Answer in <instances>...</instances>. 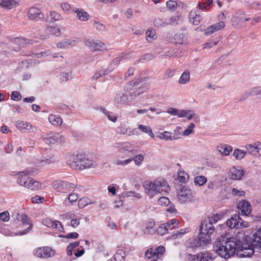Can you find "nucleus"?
Returning <instances> with one entry per match:
<instances>
[{
  "label": "nucleus",
  "instance_id": "7",
  "mask_svg": "<svg viewBox=\"0 0 261 261\" xmlns=\"http://www.w3.org/2000/svg\"><path fill=\"white\" fill-rule=\"evenodd\" d=\"M148 88L147 85H143L140 87L135 86L132 84H128L125 87V89L129 92V100L135 98L137 96H139L141 94L146 92Z\"/></svg>",
  "mask_w": 261,
  "mask_h": 261
},
{
  "label": "nucleus",
  "instance_id": "25",
  "mask_svg": "<svg viewBox=\"0 0 261 261\" xmlns=\"http://www.w3.org/2000/svg\"><path fill=\"white\" fill-rule=\"evenodd\" d=\"M218 152L223 156H227L232 150V147L227 144H220L217 146Z\"/></svg>",
  "mask_w": 261,
  "mask_h": 261
},
{
  "label": "nucleus",
  "instance_id": "23",
  "mask_svg": "<svg viewBox=\"0 0 261 261\" xmlns=\"http://www.w3.org/2000/svg\"><path fill=\"white\" fill-rule=\"evenodd\" d=\"M250 18L246 17L244 13L237 14L232 19V24L234 27L238 26L240 23L246 21H249Z\"/></svg>",
  "mask_w": 261,
  "mask_h": 261
},
{
  "label": "nucleus",
  "instance_id": "3",
  "mask_svg": "<svg viewBox=\"0 0 261 261\" xmlns=\"http://www.w3.org/2000/svg\"><path fill=\"white\" fill-rule=\"evenodd\" d=\"M66 162L71 168L77 171L93 168L97 166L96 161L89 159L82 153L68 155Z\"/></svg>",
  "mask_w": 261,
  "mask_h": 261
},
{
  "label": "nucleus",
  "instance_id": "1",
  "mask_svg": "<svg viewBox=\"0 0 261 261\" xmlns=\"http://www.w3.org/2000/svg\"><path fill=\"white\" fill-rule=\"evenodd\" d=\"M222 239L216 243L215 250L219 255L227 259L234 254L237 248L240 249L241 246L245 240V234L242 231H239L236 236L227 238L226 240L223 238ZM241 247L242 249L241 250L242 253L240 254V256L250 257L253 254L254 250L252 248Z\"/></svg>",
  "mask_w": 261,
  "mask_h": 261
},
{
  "label": "nucleus",
  "instance_id": "29",
  "mask_svg": "<svg viewBox=\"0 0 261 261\" xmlns=\"http://www.w3.org/2000/svg\"><path fill=\"white\" fill-rule=\"evenodd\" d=\"M48 120L52 125L55 126H60L63 122L62 118L59 115L54 114L49 116Z\"/></svg>",
  "mask_w": 261,
  "mask_h": 261
},
{
  "label": "nucleus",
  "instance_id": "39",
  "mask_svg": "<svg viewBox=\"0 0 261 261\" xmlns=\"http://www.w3.org/2000/svg\"><path fill=\"white\" fill-rule=\"evenodd\" d=\"M246 154L247 151L240 149H236L233 151V156L237 160H241L246 156Z\"/></svg>",
  "mask_w": 261,
  "mask_h": 261
},
{
  "label": "nucleus",
  "instance_id": "6",
  "mask_svg": "<svg viewBox=\"0 0 261 261\" xmlns=\"http://www.w3.org/2000/svg\"><path fill=\"white\" fill-rule=\"evenodd\" d=\"M211 235L212 234L200 230L199 236L192 240L191 247H201L210 244L211 241Z\"/></svg>",
  "mask_w": 261,
  "mask_h": 261
},
{
  "label": "nucleus",
  "instance_id": "45",
  "mask_svg": "<svg viewBox=\"0 0 261 261\" xmlns=\"http://www.w3.org/2000/svg\"><path fill=\"white\" fill-rule=\"evenodd\" d=\"M153 251L155 259H160L165 253V249L163 246H160L156 248Z\"/></svg>",
  "mask_w": 261,
  "mask_h": 261
},
{
  "label": "nucleus",
  "instance_id": "40",
  "mask_svg": "<svg viewBox=\"0 0 261 261\" xmlns=\"http://www.w3.org/2000/svg\"><path fill=\"white\" fill-rule=\"evenodd\" d=\"M45 31L47 33L52 34L56 36H59L61 34V30L58 27H47Z\"/></svg>",
  "mask_w": 261,
  "mask_h": 261
},
{
  "label": "nucleus",
  "instance_id": "16",
  "mask_svg": "<svg viewBox=\"0 0 261 261\" xmlns=\"http://www.w3.org/2000/svg\"><path fill=\"white\" fill-rule=\"evenodd\" d=\"M28 16L30 19L35 21L43 20L44 18V15L41 10L36 7H32L29 9Z\"/></svg>",
  "mask_w": 261,
  "mask_h": 261
},
{
  "label": "nucleus",
  "instance_id": "32",
  "mask_svg": "<svg viewBox=\"0 0 261 261\" xmlns=\"http://www.w3.org/2000/svg\"><path fill=\"white\" fill-rule=\"evenodd\" d=\"M75 12L76 14V17L80 21H85L89 19V14L83 9L76 10Z\"/></svg>",
  "mask_w": 261,
  "mask_h": 261
},
{
  "label": "nucleus",
  "instance_id": "46",
  "mask_svg": "<svg viewBox=\"0 0 261 261\" xmlns=\"http://www.w3.org/2000/svg\"><path fill=\"white\" fill-rule=\"evenodd\" d=\"M168 225L166 223L160 225L156 230L158 233L162 236L167 233L169 229V228L168 227Z\"/></svg>",
  "mask_w": 261,
  "mask_h": 261
},
{
  "label": "nucleus",
  "instance_id": "57",
  "mask_svg": "<svg viewBox=\"0 0 261 261\" xmlns=\"http://www.w3.org/2000/svg\"><path fill=\"white\" fill-rule=\"evenodd\" d=\"M63 181V180H58L53 181L51 184V186L54 189L60 192V188H61Z\"/></svg>",
  "mask_w": 261,
  "mask_h": 261
},
{
  "label": "nucleus",
  "instance_id": "41",
  "mask_svg": "<svg viewBox=\"0 0 261 261\" xmlns=\"http://www.w3.org/2000/svg\"><path fill=\"white\" fill-rule=\"evenodd\" d=\"M56 162L54 155H48L46 158L40 160V164L41 166H45L54 164Z\"/></svg>",
  "mask_w": 261,
  "mask_h": 261
},
{
  "label": "nucleus",
  "instance_id": "24",
  "mask_svg": "<svg viewBox=\"0 0 261 261\" xmlns=\"http://www.w3.org/2000/svg\"><path fill=\"white\" fill-rule=\"evenodd\" d=\"M43 223L48 227L56 228L59 230L62 229L61 223L58 221H53L50 219H45L43 221Z\"/></svg>",
  "mask_w": 261,
  "mask_h": 261
},
{
  "label": "nucleus",
  "instance_id": "49",
  "mask_svg": "<svg viewBox=\"0 0 261 261\" xmlns=\"http://www.w3.org/2000/svg\"><path fill=\"white\" fill-rule=\"evenodd\" d=\"M131 57V56L130 54H122L119 56L116 57L113 61V62L114 64H118L121 61L125 60V59H130Z\"/></svg>",
  "mask_w": 261,
  "mask_h": 261
},
{
  "label": "nucleus",
  "instance_id": "8",
  "mask_svg": "<svg viewBox=\"0 0 261 261\" xmlns=\"http://www.w3.org/2000/svg\"><path fill=\"white\" fill-rule=\"evenodd\" d=\"M41 138L45 143L48 144H61L65 140L64 137L61 134L54 133L43 135Z\"/></svg>",
  "mask_w": 261,
  "mask_h": 261
},
{
  "label": "nucleus",
  "instance_id": "44",
  "mask_svg": "<svg viewBox=\"0 0 261 261\" xmlns=\"http://www.w3.org/2000/svg\"><path fill=\"white\" fill-rule=\"evenodd\" d=\"M199 261H210L212 259L211 254L207 252H201L198 253Z\"/></svg>",
  "mask_w": 261,
  "mask_h": 261
},
{
  "label": "nucleus",
  "instance_id": "21",
  "mask_svg": "<svg viewBox=\"0 0 261 261\" xmlns=\"http://www.w3.org/2000/svg\"><path fill=\"white\" fill-rule=\"evenodd\" d=\"M128 95L122 92L117 93L114 97V102L118 105H126L129 102Z\"/></svg>",
  "mask_w": 261,
  "mask_h": 261
},
{
  "label": "nucleus",
  "instance_id": "15",
  "mask_svg": "<svg viewBox=\"0 0 261 261\" xmlns=\"http://www.w3.org/2000/svg\"><path fill=\"white\" fill-rule=\"evenodd\" d=\"M15 126L21 132L35 133L37 130V127L31 123L22 120L16 121Z\"/></svg>",
  "mask_w": 261,
  "mask_h": 261
},
{
  "label": "nucleus",
  "instance_id": "54",
  "mask_svg": "<svg viewBox=\"0 0 261 261\" xmlns=\"http://www.w3.org/2000/svg\"><path fill=\"white\" fill-rule=\"evenodd\" d=\"M115 258L120 261H124L125 257V253L124 250L122 249L118 250L116 253L114 254Z\"/></svg>",
  "mask_w": 261,
  "mask_h": 261
},
{
  "label": "nucleus",
  "instance_id": "18",
  "mask_svg": "<svg viewBox=\"0 0 261 261\" xmlns=\"http://www.w3.org/2000/svg\"><path fill=\"white\" fill-rule=\"evenodd\" d=\"M245 174V171L242 167H233L228 173L229 177L233 180H240Z\"/></svg>",
  "mask_w": 261,
  "mask_h": 261
},
{
  "label": "nucleus",
  "instance_id": "12",
  "mask_svg": "<svg viewBox=\"0 0 261 261\" xmlns=\"http://www.w3.org/2000/svg\"><path fill=\"white\" fill-rule=\"evenodd\" d=\"M181 127L177 126L174 129L173 134L169 132L165 131L162 133H160L156 137L161 140H164L166 141L176 140L181 138V135L179 133H176V131L181 130Z\"/></svg>",
  "mask_w": 261,
  "mask_h": 261
},
{
  "label": "nucleus",
  "instance_id": "2",
  "mask_svg": "<svg viewBox=\"0 0 261 261\" xmlns=\"http://www.w3.org/2000/svg\"><path fill=\"white\" fill-rule=\"evenodd\" d=\"M143 187L145 193L150 198L159 194L168 193L170 190L167 181L162 178H158L154 180H146L143 182Z\"/></svg>",
  "mask_w": 261,
  "mask_h": 261
},
{
  "label": "nucleus",
  "instance_id": "17",
  "mask_svg": "<svg viewBox=\"0 0 261 261\" xmlns=\"http://www.w3.org/2000/svg\"><path fill=\"white\" fill-rule=\"evenodd\" d=\"M245 148L249 154L257 158L261 156V143L259 142L248 144Z\"/></svg>",
  "mask_w": 261,
  "mask_h": 261
},
{
  "label": "nucleus",
  "instance_id": "22",
  "mask_svg": "<svg viewBox=\"0 0 261 261\" xmlns=\"http://www.w3.org/2000/svg\"><path fill=\"white\" fill-rule=\"evenodd\" d=\"M189 20L194 25H198L201 20V17L197 10H192L189 14Z\"/></svg>",
  "mask_w": 261,
  "mask_h": 261
},
{
  "label": "nucleus",
  "instance_id": "37",
  "mask_svg": "<svg viewBox=\"0 0 261 261\" xmlns=\"http://www.w3.org/2000/svg\"><path fill=\"white\" fill-rule=\"evenodd\" d=\"M138 129H140L142 132L147 134L151 138H154V135L152 132L151 128L149 126L139 124L138 125Z\"/></svg>",
  "mask_w": 261,
  "mask_h": 261
},
{
  "label": "nucleus",
  "instance_id": "42",
  "mask_svg": "<svg viewBox=\"0 0 261 261\" xmlns=\"http://www.w3.org/2000/svg\"><path fill=\"white\" fill-rule=\"evenodd\" d=\"M207 181L206 178L203 175H199L195 177L194 182L195 185L202 186Z\"/></svg>",
  "mask_w": 261,
  "mask_h": 261
},
{
  "label": "nucleus",
  "instance_id": "35",
  "mask_svg": "<svg viewBox=\"0 0 261 261\" xmlns=\"http://www.w3.org/2000/svg\"><path fill=\"white\" fill-rule=\"evenodd\" d=\"M253 242L254 245L258 246L261 248V227L253 234Z\"/></svg>",
  "mask_w": 261,
  "mask_h": 261
},
{
  "label": "nucleus",
  "instance_id": "56",
  "mask_svg": "<svg viewBox=\"0 0 261 261\" xmlns=\"http://www.w3.org/2000/svg\"><path fill=\"white\" fill-rule=\"evenodd\" d=\"M179 21H180V17L179 16H174L170 18L169 22L166 23V24L174 25L178 24Z\"/></svg>",
  "mask_w": 261,
  "mask_h": 261
},
{
  "label": "nucleus",
  "instance_id": "19",
  "mask_svg": "<svg viewBox=\"0 0 261 261\" xmlns=\"http://www.w3.org/2000/svg\"><path fill=\"white\" fill-rule=\"evenodd\" d=\"M238 208L240 211L242 215L247 216L251 212L250 203L245 200L240 201L238 204Z\"/></svg>",
  "mask_w": 261,
  "mask_h": 261
},
{
  "label": "nucleus",
  "instance_id": "33",
  "mask_svg": "<svg viewBox=\"0 0 261 261\" xmlns=\"http://www.w3.org/2000/svg\"><path fill=\"white\" fill-rule=\"evenodd\" d=\"M154 222L152 220H149L146 224L145 228L144 229V232L145 234H154L155 232V230L154 229Z\"/></svg>",
  "mask_w": 261,
  "mask_h": 261
},
{
  "label": "nucleus",
  "instance_id": "60",
  "mask_svg": "<svg viewBox=\"0 0 261 261\" xmlns=\"http://www.w3.org/2000/svg\"><path fill=\"white\" fill-rule=\"evenodd\" d=\"M165 223L169 224L168 227L170 229L172 230L175 228L176 226L178 225V221L176 219H173Z\"/></svg>",
  "mask_w": 261,
  "mask_h": 261
},
{
  "label": "nucleus",
  "instance_id": "4",
  "mask_svg": "<svg viewBox=\"0 0 261 261\" xmlns=\"http://www.w3.org/2000/svg\"><path fill=\"white\" fill-rule=\"evenodd\" d=\"M220 218V216L218 214L213 215L207 217L201 222L200 230L212 234L215 229L214 224L216 223Z\"/></svg>",
  "mask_w": 261,
  "mask_h": 261
},
{
  "label": "nucleus",
  "instance_id": "11",
  "mask_svg": "<svg viewBox=\"0 0 261 261\" xmlns=\"http://www.w3.org/2000/svg\"><path fill=\"white\" fill-rule=\"evenodd\" d=\"M178 200L181 203L191 201L193 199V194L191 190L185 186L180 187L177 193Z\"/></svg>",
  "mask_w": 261,
  "mask_h": 261
},
{
  "label": "nucleus",
  "instance_id": "48",
  "mask_svg": "<svg viewBox=\"0 0 261 261\" xmlns=\"http://www.w3.org/2000/svg\"><path fill=\"white\" fill-rule=\"evenodd\" d=\"M146 40L148 41H151L152 40L155 39L156 38L155 32L153 29H148L146 32Z\"/></svg>",
  "mask_w": 261,
  "mask_h": 261
},
{
  "label": "nucleus",
  "instance_id": "63",
  "mask_svg": "<svg viewBox=\"0 0 261 261\" xmlns=\"http://www.w3.org/2000/svg\"><path fill=\"white\" fill-rule=\"evenodd\" d=\"M110 72V71H108V70H104V71H103V70L100 71L99 72H96L94 74V75L93 76V80H97L100 77H101L103 75H105L106 74H108Z\"/></svg>",
  "mask_w": 261,
  "mask_h": 261
},
{
  "label": "nucleus",
  "instance_id": "20",
  "mask_svg": "<svg viewBox=\"0 0 261 261\" xmlns=\"http://www.w3.org/2000/svg\"><path fill=\"white\" fill-rule=\"evenodd\" d=\"M225 26V23L223 21H220L207 28L205 30L204 34L206 35H211L216 31L223 29Z\"/></svg>",
  "mask_w": 261,
  "mask_h": 261
},
{
  "label": "nucleus",
  "instance_id": "50",
  "mask_svg": "<svg viewBox=\"0 0 261 261\" xmlns=\"http://www.w3.org/2000/svg\"><path fill=\"white\" fill-rule=\"evenodd\" d=\"M73 78L72 71L63 72L60 77L62 82H67Z\"/></svg>",
  "mask_w": 261,
  "mask_h": 261
},
{
  "label": "nucleus",
  "instance_id": "9",
  "mask_svg": "<svg viewBox=\"0 0 261 261\" xmlns=\"http://www.w3.org/2000/svg\"><path fill=\"white\" fill-rule=\"evenodd\" d=\"M56 251L49 247L37 248L34 251V254L37 257L47 258L55 256Z\"/></svg>",
  "mask_w": 261,
  "mask_h": 261
},
{
  "label": "nucleus",
  "instance_id": "38",
  "mask_svg": "<svg viewBox=\"0 0 261 261\" xmlns=\"http://www.w3.org/2000/svg\"><path fill=\"white\" fill-rule=\"evenodd\" d=\"M190 73L189 71H185L181 75L178 83L179 84H186L190 81Z\"/></svg>",
  "mask_w": 261,
  "mask_h": 261
},
{
  "label": "nucleus",
  "instance_id": "27",
  "mask_svg": "<svg viewBox=\"0 0 261 261\" xmlns=\"http://www.w3.org/2000/svg\"><path fill=\"white\" fill-rule=\"evenodd\" d=\"M196 114L193 110H180L179 118L186 117L188 120L195 119Z\"/></svg>",
  "mask_w": 261,
  "mask_h": 261
},
{
  "label": "nucleus",
  "instance_id": "61",
  "mask_svg": "<svg viewBox=\"0 0 261 261\" xmlns=\"http://www.w3.org/2000/svg\"><path fill=\"white\" fill-rule=\"evenodd\" d=\"M158 202L161 205L167 206L170 203V201L166 197H161L159 199Z\"/></svg>",
  "mask_w": 261,
  "mask_h": 261
},
{
  "label": "nucleus",
  "instance_id": "31",
  "mask_svg": "<svg viewBox=\"0 0 261 261\" xmlns=\"http://www.w3.org/2000/svg\"><path fill=\"white\" fill-rule=\"evenodd\" d=\"M16 5V3L14 0H0V6L3 8L11 9Z\"/></svg>",
  "mask_w": 261,
  "mask_h": 261
},
{
  "label": "nucleus",
  "instance_id": "30",
  "mask_svg": "<svg viewBox=\"0 0 261 261\" xmlns=\"http://www.w3.org/2000/svg\"><path fill=\"white\" fill-rule=\"evenodd\" d=\"M177 179L180 182L186 183L189 180V175L182 170H179L177 172Z\"/></svg>",
  "mask_w": 261,
  "mask_h": 261
},
{
  "label": "nucleus",
  "instance_id": "5",
  "mask_svg": "<svg viewBox=\"0 0 261 261\" xmlns=\"http://www.w3.org/2000/svg\"><path fill=\"white\" fill-rule=\"evenodd\" d=\"M226 225L230 228L243 229L249 227V224L239 215H235L226 221Z\"/></svg>",
  "mask_w": 261,
  "mask_h": 261
},
{
  "label": "nucleus",
  "instance_id": "64",
  "mask_svg": "<svg viewBox=\"0 0 261 261\" xmlns=\"http://www.w3.org/2000/svg\"><path fill=\"white\" fill-rule=\"evenodd\" d=\"M81 218L79 217H75L70 221V225L73 228H76L80 223V220Z\"/></svg>",
  "mask_w": 261,
  "mask_h": 261
},
{
  "label": "nucleus",
  "instance_id": "52",
  "mask_svg": "<svg viewBox=\"0 0 261 261\" xmlns=\"http://www.w3.org/2000/svg\"><path fill=\"white\" fill-rule=\"evenodd\" d=\"M49 16L51 21H59L62 19V16L56 11H50Z\"/></svg>",
  "mask_w": 261,
  "mask_h": 261
},
{
  "label": "nucleus",
  "instance_id": "26",
  "mask_svg": "<svg viewBox=\"0 0 261 261\" xmlns=\"http://www.w3.org/2000/svg\"><path fill=\"white\" fill-rule=\"evenodd\" d=\"M75 188H77V186L73 183H70L63 180L61 188H60V192L67 193L73 190Z\"/></svg>",
  "mask_w": 261,
  "mask_h": 261
},
{
  "label": "nucleus",
  "instance_id": "13",
  "mask_svg": "<svg viewBox=\"0 0 261 261\" xmlns=\"http://www.w3.org/2000/svg\"><path fill=\"white\" fill-rule=\"evenodd\" d=\"M115 147L117 148L120 153L126 155L129 153L133 154L135 151L134 145L127 142L116 143Z\"/></svg>",
  "mask_w": 261,
  "mask_h": 261
},
{
  "label": "nucleus",
  "instance_id": "14",
  "mask_svg": "<svg viewBox=\"0 0 261 261\" xmlns=\"http://www.w3.org/2000/svg\"><path fill=\"white\" fill-rule=\"evenodd\" d=\"M85 44L92 51H103L106 50L105 44L99 40H86L85 41Z\"/></svg>",
  "mask_w": 261,
  "mask_h": 261
},
{
  "label": "nucleus",
  "instance_id": "62",
  "mask_svg": "<svg viewBox=\"0 0 261 261\" xmlns=\"http://www.w3.org/2000/svg\"><path fill=\"white\" fill-rule=\"evenodd\" d=\"M22 96L19 92L17 91H13L11 93V98L15 101H19L21 99Z\"/></svg>",
  "mask_w": 261,
  "mask_h": 261
},
{
  "label": "nucleus",
  "instance_id": "43",
  "mask_svg": "<svg viewBox=\"0 0 261 261\" xmlns=\"http://www.w3.org/2000/svg\"><path fill=\"white\" fill-rule=\"evenodd\" d=\"M249 95L261 96V87H255L252 89L249 93H246L244 94V97L245 98H246Z\"/></svg>",
  "mask_w": 261,
  "mask_h": 261
},
{
  "label": "nucleus",
  "instance_id": "51",
  "mask_svg": "<svg viewBox=\"0 0 261 261\" xmlns=\"http://www.w3.org/2000/svg\"><path fill=\"white\" fill-rule=\"evenodd\" d=\"M91 203L92 202H89V199L86 197L82 198L78 201V206L80 208H83Z\"/></svg>",
  "mask_w": 261,
  "mask_h": 261
},
{
  "label": "nucleus",
  "instance_id": "36",
  "mask_svg": "<svg viewBox=\"0 0 261 261\" xmlns=\"http://www.w3.org/2000/svg\"><path fill=\"white\" fill-rule=\"evenodd\" d=\"M21 220L23 225H29V226L27 229L23 231L22 232H21L20 233L21 234H24L28 233L32 229V224L30 223V220L26 215H22L21 216Z\"/></svg>",
  "mask_w": 261,
  "mask_h": 261
},
{
  "label": "nucleus",
  "instance_id": "47",
  "mask_svg": "<svg viewBox=\"0 0 261 261\" xmlns=\"http://www.w3.org/2000/svg\"><path fill=\"white\" fill-rule=\"evenodd\" d=\"M14 42L21 46H23L28 44L32 43V40H27L24 38H16L14 39Z\"/></svg>",
  "mask_w": 261,
  "mask_h": 261
},
{
  "label": "nucleus",
  "instance_id": "53",
  "mask_svg": "<svg viewBox=\"0 0 261 261\" xmlns=\"http://www.w3.org/2000/svg\"><path fill=\"white\" fill-rule=\"evenodd\" d=\"M195 125L194 123H191L188 126L186 129H185L183 133V136H189L190 134L193 133V129L195 128Z\"/></svg>",
  "mask_w": 261,
  "mask_h": 261
},
{
  "label": "nucleus",
  "instance_id": "34",
  "mask_svg": "<svg viewBox=\"0 0 261 261\" xmlns=\"http://www.w3.org/2000/svg\"><path fill=\"white\" fill-rule=\"evenodd\" d=\"M28 181L30 182L29 189L35 191L41 189V184L35 179L30 177Z\"/></svg>",
  "mask_w": 261,
  "mask_h": 261
},
{
  "label": "nucleus",
  "instance_id": "28",
  "mask_svg": "<svg viewBox=\"0 0 261 261\" xmlns=\"http://www.w3.org/2000/svg\"><path fill=\"white\" fill-rule=\"evenodd\" d=\"M75 45V41L66 39L57 43V46L60 48H66L69 46H74Z\"/></svg>",
  "mask_w": 261,
  "mask_h": 261
},
{
  "label": "nucleus",
  "instance_id": "58",
  "mask_svg": "<svg viewBox=\"0 0 261 261\" xmlns=\"http://www.w3.org/2000/svg\"><path fill=\"white\" fill-rule=\"evenodd\" d=\"M144 160V156L142 154H139L135 155L133 158V161H134L135 164L137 166H140Z\"/></svg>",
  "mask_w": 261,
  "mask_h": 261
},
{
  "label": "nucleus",
  "instance_id": "10",
  "mask_svg": "<svg viewBox=\"0 0 261 261\" xmlns=\"http://www.w3.org/2000/svg\"><path fill=\"white\" fill-rule=\"evenodd\" d=\"M34 173L32 169H27L22 171H20L17 173L18 178L17 183L21 186L27 188L29 189L30 182L28 181L30 179L29 175H31Z\"/></svg>",
  "mask_w": 261,
  "mask_h": 261
},
{
  "label": "nucleus",
  "instance_id": "59",
  "mask_svg": "<svg viewBox=\"0 0 261 261\" xmlns=\"http://www.w3.org/2000/svg\"><path fill=\"white\" fill-rule=\"evenodd\" d=\"M167 7L172 11L177 8V3L174 1H168L166 3Z\"/></svg>",
  "mask_w": 261,
  "mask_h": 261
},
{
  "label": "nucleus",
  "instance_id": "55",
  "mask_svg": "<svg viewBox=\"0 0 261 261\" xmlns=\"http://www.w3.org/2000/svg\"><path fill=\"white\" fill-rule=\"evenodd\" d=\"M184 42V36L182 34H176L174 36V42L175 44H182Z\"/></svg>",
  "mask_w": 261,
  "mask_h": 261
}]
</instances>
